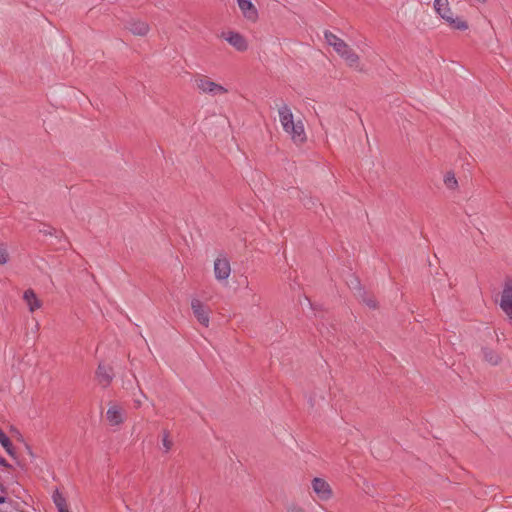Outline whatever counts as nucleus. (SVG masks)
Segmentation results:
<instances>
[{
    "label": "nucleus",
    "instance_id": "nucleus-1",
    "mask_svg": "<svg viewBox=\"0 0 512 512\" xmlns=\"http://www.w3.org/2000/svg\"><path fill=\"white\" fill-rule=\"evenodd\" d=\"M436 13L454 30L464 31L468 29L467 21L459 16H454L448 0H434Z\"/></svg>",
    "mask_w": 512,
    "mask_h": 512
},
{
    "label": "nucleus",
    "instance_id": "nucleus-2",
    "mask_svg": "<svg viewBox=\"0 0 512 512\" xmlns=\"http://www.w3.org/2000/svg\"><path fill=\"white\" fill-rule=\"evenodd\" d=\"M195 84L202 93H206L212 96L227 93V89L225 87L215 83L206 76L196 77Z\"/></svg>",
    "mask_w": 512,
    "mask_h": 512
},
{
    "label": "nucleus",
    "instance_id": "nucleus-3",
    "mask_svg": "<svg viewBox=\"0 0 512 512\" xmlns=\"http://www.w3.org/2000/svg\"><path fill=\"white\" fill-rule=\"evenodd\" d=\"M500 307L512 323V279L505 280L500 300Z\"/></svg>",
    "mask_w": 512,
    "mask_h": 512
},
{
    "label": "nucleus",
    "instance_id": "nucleus-4",
    "mask_svg": "<svg viewBox=\"0 0 512 512\" xmlns=\"http://www.w3.org/2000/svg\"><path fill=\"white\" fill-rule=\"evenodd\" d=\"M335 52L344 59L350 67H359V56L344 40L340 45H338Z\"/></svg>",
    "mask_w": 512,
    "mask_h": 512
},
{
    "label": "nucleus",
    "instance_id": "nucleus-5",
    "mask_svg": "<svg viewBox=\"0 0 512 512\" xmlns=\"http://www.w3.org/2000/svg\"><path fill=\"white\" fill-rule=\"evenodd\" d=\"M283 130L291 136L295 143H303L306 140V134L302 121L288 123L287 126H282Z\"/></svg>",
    "mask_w": 512,
    "mask_h": 512
},
{
    "label": "nucleus",
    "instance_id": "nucleus-6",
    "mask_svg": "<svg viewBox=\"0 0 512 512\" xmlns=\"http://www.w3.org/2000/svg\"><path fill=\"white\" fill-rule=\"evenodd\" d=\"M312 489L319 499L326 501L332 496V490L327 481L322 478H314L312 480Z\"/></svg>",
    "mask_w": 512,
    "mask_h": 512
},
{
    "label": "nucleus",
    "instance_id": "nucleus-7",
    "mask_svg": "<svg viewBox=\"0 0 512 512\" xmlns=\"http://www.w3.org/2000/svg\"><path fill=\"white\" fill-rule=\"evenodd\" d=\"M231 273L230 262L226 257H219L214 262V274L218 281L227 280Z\"/></svg>",
    "mask_w": 512,
    "mask_h": 512
},
{
    "label": "nucleus",
    "instance_id": "nucleus-8",
    "mask_svg": "<svg viewBox=\"0 0 512 512\" xmlns=\"http://www.w3.org/2000/svg\"><path fill=\"white\" fill-rule=\"evenodd\" d=\"M191 308L199 323L207 327L209 325L210 317L209 311L204 304L198 299H193L191 301Z\"/></svg>",
    "mask_w": 512,
    "mask_h": 512
},
{
    "label": "nucleus",
    "instance_id": "nucleus-9",
    "mask_svg": "<svg viewBox=\"0 0 512 512\" xmlns=\"http://www.w3.org/2000/svg\"><path fill=\"white\" fill-rule=\"evenodd\" d=\"M114 377L113 369L111 366L104 363H99L96 370V378L98 383L106 388L110 385Z\"/></svg>",
    "mask_w": 512,
    "mask_h": 512
},
{
    "label": "nucleus",
    "instance_id": "nucleus-10",
    "mask_svg": "<svg viewBox=\"0 0 512 512\" xmlns=\"http://www.w3.org/2000/svg\"><path fill=\"white\" fill-rule=\"evenodd\" d=\"M237 4L243 16L249 21H256L258 18V11L251 0H237Z\"/></svg>",
    "mask_w": 512,
    "mask_h": 512
},
{
    "label": "nucleus",
    "instance_id": "nucleus-11",
    "mask_svg": "<svg viewBox=\"0 0 512 512\" xmlns=\"http://www.w3.org/2000/svg\"><path fill=\"white\" fill-rule=\"evenodd\" d=\"M225 40L238 51H245L248 48L247 41L238 32H228L224 35Z\"/></svg>",
    "mask_w": 512,
    "mask_h": 512
},
{
    "label": "nucleus",
    "instance_id": "nucleus-12",
    "mask_svg": "<svg viewBox=\"0 0 512 512\" xmlns=\"http://www.w3.org/2000/svg\"><path fill=\"white\" fill-rule=\"evenodd\" d=\"M481 354L483 360L491 366H497L502 361L501 355L496 350L488 346H483L481 348Z\"/></svg>",
    "mask_w": 512,
    "mask_h": 512
},
{
    "label": "nucleus",
    "instance_id": "nucleus-13",
    "mask_svg": "<svg viewBox=\"0 0 512 512\" xmlns=\"http://www.w3.org/2000/svg\"><path fill=\"white\" fill-rule=\"evenodd\" d=\"M106 419L112 426L120 425L123 422L122 410L117 405H112L106 412Z\"/></svg>",
    "mask_w": 512,
    "mask_h": 512
},
{
    "label": "nucleus",
    "instance_id": "nucleus-14",
    "mask_svg": "<svg viewBox=\"0 0 512 512\" xmlns=\"http://www.w3.org/2000/svg\"><path fill=\"white\" fill-rule=\"evenodd\" d=\"M127 29L134 35L144 36L149 31V26L146 22L141 20H131L127 23Z\"/></svg>",
    "mask_w": 512,
    "mask_h": 512
},
{
    "label": "nucleus",
    "instance_id": "nucleus-15",
    "mask_svg": "<svg viewBox=\"0 0 512 512\" xmlns=\"http://www.w3.org/2000/svg\"><path fill=\"white\" fill-rule=\"evenodd\" d=\"M23 299L27 303L31 312H34L41 307V301L37 298L34 290L32 289H27L24 292Z\"/></svg>",
    "mask_w": 512,
    "mask_h": 512
},
{
    "label": "nucleus",
    "instance_id": "nucleus-16",
    "mask_svg": "<svg viewBox=\"0 0 512 512\" xmlns=\"http://www.w3.org/2000/svg\"><path fill=\"white\" fill-rule=\"evenodd\" d=\"M279 118L282 126H287L288 123L292 124L294 121L293 113L288 105L283 104L279 110Z\"/></svg>",
    "mask_w": 512,
    "mask_h": 512
},
{
    "label": "nucleus",
    "instance_id": "nucleus-17",
    "mask_svg": "<svg viewBox=\"0 0 512 512\" xmlns=\"http://www.w3.org/2000/svg\"><path fill=\"white\" fill-rule=\"evenodd\" d=\"M352 284L354 285L353 288L358 290L359 295L362 297L363 302L368 307L373 308V309L377 307L376 300L373 297L367 296L366 292L363 291V289L361 288V285H360V282L358 279L355 278L354 281L352 282Z\"/></svg>",
    "mask_w": 512,
    "mask_h": 512
},
{
    "label": "nucleus",
    "instance_id": "nucleus-18",
    "mask_svg": "<svg viewBox=\"0 0 512 512\" xmlns=\"http://www.w3.org/2000/svg\"><path fill=\"white\" fill-rule=\"evenodd\" d=\"M0 444L3 446L5 451L11 456H15L13 445L9 437L0 428Z\"/></svg>",
    "mask_w": 512,
    "mask_h": 512
},
{
    "label": "nucleus",
    "instance_id": "nucleus-19",
    "mask_svg": "<svg viewBox=\"0 0 512 512\" xmlns=\"http://www.w3.org/2000/svg\"><path fill=\"white\" fill-rule=\"evenodd\" d=\"M324 37H325L326 42L330 46H332L334 48V50L338 47V45H340L343 42V40L341 38H339L338 36H336L335 34H333L330 31H325Z\"/></svg>",
    "mask_w": 512,
    "mask_h": 512
},
{
    "label": "nucleus",
    "instance_id": "nucleus-20",
    "mask_svg": "<svg viewBox=\"0 0 512 512\" xmlns=\"http://www.w3.org/2000/svg\"><path fill=\"white\" fill-rule=\"evenodd\" d=\"M444 183L447 188L455 189L458 186L457 179L453 172H447L444 176Z\"/></svg>",
    "mask_w": 512,
    "mask_h": 512
},
{
    "label": "nucleus",
    "instance_id": "nucleus-21",
    "mask_svg": "<svg viewBox=\"0 0 512 512\" xmlns=\"http://www.w3.org/2000/svg\"><path fill=\"white\" fill-rule=\"evenodd\" d=\"M301 202L303 206L309 210L315 209L317 207V200L308 195L301 197Z\"/></svg>",
    "mask_w": 512,
    "mask_h": 512
},
{
    "label": "nucleus",
    "instance_id": "nucleus-22",
    "mask_svg": "<svg viewBox=\"0 0 512 512\" xmlns=\"http://www.w3.org/2000/svg\"><path fill=\"white\" fill-rule=\"evenodd\" d=\"M172 445H173V442L170 439L169 432L167 430H164L163 431V437H162L163 451L165 453H168L170 451V449L172 448Z\"/></svg>",
    "mask_w": 512,
    "mask_h": 512
},
{
    "label": "nucleus",
    "instance_id": "nucleus-23",
    "mask_svg": "<svg viewBox=\"0 0 512 512\" xmlns=\"http://www.w3.org/2000/svg\"><path fill=\"white\" fill-rule=\"evenodd\" d=\"M53 502L56 505L58 510L60 509V507L61 508L67 507L66 499L58 491H56L53 494Z\"/></svg>",
    "mask_w": 512,
    "mask_h": 512
},
{
    "label": "nucleus",
    "instance_id": "nucleus-24",
    "mask_svg": "<svg viewBox=\"0 0 512 512\" xmlns=\"http://www.w3.org/2000/svg\"><path fill=\"white\" fill-rule=\"evenodd\" d=\"M9 261V253L7 246L4 243H0V265H4Z\"/></svg>",
    "mask_w": 512,
    "mask_h": 512
},
{
    "label": "nucleus",
    "instance_id": "nucleus-25",
    "mask_svg": "<svg viewBox=\"0 0 512 512\" xmlns=\"http://www.w3.org/2000/svg\"><path fill=\"white\" fill-rule=\"evenodd\" d=\"M40 233L44 235H54L57 233L56 229L47 225H44L43 229L39 230Z\"/></svg>",
    "mask_w": 512,
    "mask_h": 512
},
{
    "label": "nucleus",
    "instance_id": "nucleus-26",
    "mask_svg": "<svg viewBox=\"0 0 512 512\" xmlns=\"http://www.w3.org/2000/svg\"><path fill=\"white\" fill-rule=\"evenodd\" d=\"M0 465L7 468L11 467L7 460L2 456H0Z\"/></svg>",
    "mask_w": 512,
    "mask_h": 512
},
{
    "label": "nucleus",
    "instance_id": "nucleus-27",
    "mask_svg": "<svg viewBox=\"0 0 512 512\" xmlns=\"http://www.w3.org/2000/svg\"><path fill=\"white\" fill-rule=\"evenodd\" d=\"M289 512H305L302 508L293 506L289 509Z\"/></svg>",
    "mask_w": 512,
    "mask_h": 512
},
{
    "label": "nucleus",
    "instance_id": "nucleus-28",
    "mask_svg": "<svg viewBox=\"0 0 512 512\" xmlns=\"http://www.w3.org/2000/svg\"><path fill=\"white\" fill-rule=\"evenodd\" d=\"M0 492L1 493H6V488L3 484L0 483Z\"/></svg>",
    "mask_w": 512,
    "mask_h": 512
},
{
    "label": "nucleus",
    "instance_id": "nucleus-29",
    "mask_svg": "<svg viewBox=\"0 0 512 512\" xmlns=\"http://www.w3.org/2000/svg\"><path fill=\"white\" fill-rule=\"evenodd\" d=\"M58 512H70L67 507L61 508L58 510Z\"/></svg>",
    "mask_w": 512,
    "mask_h": 512
},
{
    "label": "nucleus",
    "instance_id": "nucleus-30",
    "mask_svg": "<svg viewBox=\"0 0 512 512\" xmlns=\"http://www.w3.org/2000/svg\"><path fill=\"white\" fill-rule=\"evenodd\" d=\"M6 502V498L3 496H0V504H3Z\"/></svg>",
    "mask_w": 512,
    "mask_h": 512
},
{
    "label": "nucleus",
    "instance_id": "nucleus-31",
    "mask_svg": "<svg viewBox=\"0 0 512 512\" xmlns=\"http://www.w3.org/2000/svg\"><path fill=\"white\" fill-rule=\"evenodd\" d=\"M319 331H320L321 335H323V336H324L323 327H321V328L319 329Z\"/></svg>",
    "mask_w": 512,
    "mask_h": 512
}]
</instances>
